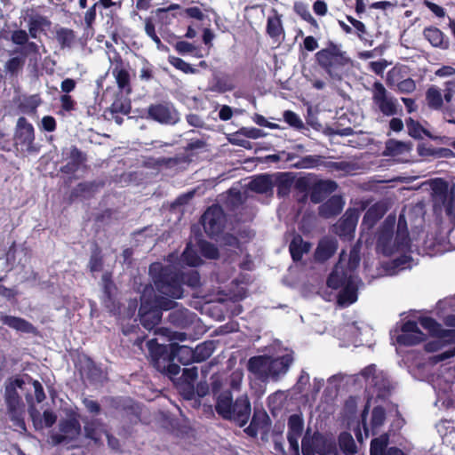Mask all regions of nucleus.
<instances>
[{"label":"nucleus","instance_id":"052dcab7","mask_svg":"<svg viewBox=\"0 0 455 455\" xmlns=\"http://www.w3.org/2000/svg\"><path fill=\"white\" fill-rule=\"evenodd\" d=\"M25 60L20 57H12L9 59L5 63V69L12 75H15L24 66Z\"/></svg>","mask_w":455,"mask_h":455},{"label":"nucleus","instance_id":"c03bdc74","mask_svg":"<svg viewBox=\"0 0 455 455\" xmlns=\"http://www.w3.org/2000/svg\"><path fill=\"white\" fill-rule=\"evenodd\" d=\"M234 85L227 76L219 74L213 75L212 83L209 89L212 92H225L233 90Z\"/></svg>","mask_w":455,"mask_h":455},{"label":"nucleus","instance_id":"ddd939ff","mask_svg":"<svg viewBox=\"0 0 455 455\" xmlns=\"http://www.w3.org/2000/svg\"><path fill=\"white\" fill-rule=\"evenodd\" d=\"M146 117L162 124H175L180 120L178 111L172 103L168 101L150 104Z\"/></svg>","mask_w":455,"mask_h":455},{"label":"nucleus","instance_id":"f704fd0d","mask_svg":"<svg viewBox=\"0 0 455 455\" xmlns=\"http://www.w3.org/2000/svg\"><path fill=\"white\" fill-rule=\"evenodd\" d=\"M81 372L84 374L91 382L100 381L103 373L101 368L98 366L91 357L85 358Z\"/></svg>","mask_w":455,"mask_h":455},{"label":"nucleus","instance_id":"69168bd1","mask_svg":"<svg viewBox=\"0 0 455 455\" xmlns=\"http://www.w3.org/2000/svg\"><path fill=\"white\" fill-rule=\"evenodd\" d=\"M320 158L319 156H307L297 162L294 166L300 169L311 168L319 164Z\"/></svg>","mask_w":455,"mask_h":455},{"label":"nucleus","instance_id":"cd10ccee","mask_svg":"<svg viewBox=\"0 0 455 455\" xmlns=\"http://www.w3.org/2000/svg\"><path fill=\"white\" fill-rule=\"evenodd\" d=\"M388 440L387 434L372 439L371 443V455H404L400 449L395 447L387 450Z\"/></svg>","mask_w":455,"mask_h":455},{"label":"nucleus","instance_id":"6e6d98bb","mask_svg":"<svg viewBox=\"0 0 455 455\" xmlns=\"http://www.w3.org/2000/svg\"><path fill=\"white\" fill-rule=\"evenodd\" d=\"M169 62L175 68L182 71L185 74L196 73V68H192V66L189 63L186 62L179 57L170 56Z\"/></svg>","mask_w":455,"mask_h":455},{"label":"nucleus","instance_id":"58836bf2","mask_svg":"<svg viewBox=\"0 0 455 455\" xmlns=\"http://www.w3.org/2000/svg\"><path fill=\"white\" fill-rule=\"evenodd\" d=\"M103 264L104 260L101 248L96 242H94L92 247L88 267L92 273L100 272L103 268Z\"/></svg>","mask_w":455,"mask_h":455},{"label":"nucleus","instance_id":"a18cd8bd","mask_svg":"<svg viewBox=\"0 0 455 455\" xmlns=\"http://www.w3.org/2000/svg\"><path fill=\"white\" fill-rule=\"evenodd\" d=\"M426 101L430 108L435 110L440 109L443 102L441 91L435 86L428 88L426 92Z\"/></svg>","mask_w":455,"mask_h":455},{"label":"nucleus","instance_id":"bf43d9fd","mask_svg":"<svg viewBox=\"0 0 455 455\" xmlns=\"http://www.w3.org/2000/svg\"><path fill=\"white\" fill-rule=\"evenodd\" d=\"M144 22L146 34L159 46L162 42L156 32L154 19L152 17H147Z\"/></svg>","mask_w":455,"mask_h":455},{"label":"nucleus","instance_id":"0e129e2a","mask_svg":"<svg viewBox=\"0 0 455 455\" xmlns=\"http://www.w3.org/2000/svg\"><path fill=\"white\" fill-rule=\"evenodd\" d=\"M153 304L156 307V308L160 309V312L163 310L167 311L173 309L177 306L176 301L164 296L157 297Z\"/></svg>","mask_w":455,"mask_h":455},{"label":"nucleus","instance_id":"37998d69","mask_svg":"<svg viewBox=\"0 0 455 455\" xmlns=\"http://www.w3.org/2000/svg\"><path fill=\"white\" fill-rule=\"evenodd\" d=\"M272 188L273 183L268 175H259L249 183L251 190L260 194L267 193Z\"/></svg>","mask_w":455,"mask_h":455},{"label":"nucleus","instance_id":"2f4dec72","mask_svg":"<svg viewBox=\"0 0 455 455\" xmlns=\"http://www.w3.org/2000/svg\"><path fill=\"white\" fill-rule=\"evenodd\" d=\"M345 254V260H343V271L347 274V276L353 275V272L358 267L360 263V244L354 245L349 254L347 255L344 251L340 254ZM341 255H339L340 257Z\"/></svg>","mask_w":455,"mask_h":455},{"label":"nucleus","instance_id":"4468645a","mask_svg":"<svg viewBox=\"0 0 455 455\" xmlns=\"http://www.w3.org/2000/svg\"><path fill=\"white\" fill-rule=\"evenodd\" d=\"M13 139L15 146H20L21 151H26L28 153L36 151V148L34 146L35 129L32 124H30L26 117L20 116L18 118Z\"/></svg>","mask_w":455,"mask_h":455},{"label":"nucleus","instance_id":"c85d7f7f","mask_svg":"<svg viewBox=\"0 0 455 455\" xmlns=\"http://www.w3.org/2000/svg\"><path fill=\"white\" fill-rule=\"evenodd\" d=\"M344 202L340 196H333L318 208L319 215L329 219L339 214L343 209Z\"/></svg>","mask_w":455,"mask_h":455},{"label":"nucleus","instance_id":"6ab92c4d","mask_svg":"<svg viewBox=\"0 0 455 455\" xmlns=\"http://www.w3.org/2000/svg\"><path fill=\"white\" fill-rule=\"evenodd\" d=\"M358 219L359 212L356 209H347L342 218L334 226V232L341 237H352Z\"/></svg>","mask_w":455,"mask_h":455},{"label":"nucleus","instance_id":"39448f33","mask_svg":"<svg viewBox=\"0 0 455 455\" xmlns=\"http://www.w3.org/2000/svg\"><path fill=\"white\" fill-rule=\"evenodd\" d=\"M315 60L329 76L335 80L341 79L342 69L351 62L347 52L340 45L329 42L326 48L315 53Z\"/></svg>","mask_w":455,"mask_h":455},{"label":"nucleus","instance_id":"a19ab883","mask_svg":"<svg viewBox=\"0 0 455 455\" xmlns=\"http://www.w3.org/2000/svg\"><path fill=\"white\" fill-rule=\"evenodd\" d=\"M111 73L116 79L118 89L123 92L130 94L132 92L131 76L126 68L112 71Z\"/></svg>","mask_w":455,"mask_h":455},{"label":"nucleus","instance_id":"6e6552de","mask_svg":"<svg viewBox=\"0 0 455 455\" xmlns=\"http://www.w3.org/2000/svg\"><path fill=\"white\" fill-rule=\"evenodd\" d=\"M365 379L369 392L379 398H385L391 389V385L387 376L382 371H378L375 365H370L361 371Z\"/></svg>","mask_w":455,"mask_h":455},{"label":"nucleus","instance_id":"dca6fc26","mask_svg":"<svg viewBox=\"0 0 455 455\" xmlns=\"http://www.w3.org/2000/svg\"><path fill=\"white\" fill-rule=\"evenodd\" d=\"M203 223L205 232L209 235L220 234L225 225V215L220 206L210 207L203 216H201V224Z\"/></svg>","mask_w":455,"mask_h":455},{"label":"nucleus","instance_id":"2eb2a0df","mask_svg":"<svg viewBox=\"0 0 455 455\" xmlns=\"http://www.w3.org/2000/svg\"><path fill=\"white\" fill-rule=\"evenodd\" d=\"M191 233L193 241L187 243L179 259L181 267L199 266V224L192 225Z\"/></svg>","mask_w":455,"mask_h":455},{"label":"nucleus","instance_id":"c9c22d12","mask_svg":"<svg viewBox=\"0 0 455 455\" xmlns=\"http://www.w3.org/2000/svg\"><path fill=\"white\" fill-rule=\"evenodd\" d=\"M42 100L39 94H33L28 97H25L18 105L19 110L29 116L36 114L37 108L41 105Z\"/></svg>","mask_w":455,"mask_h":455},{"label":"nucleus","instance_id":"774afa93","mask_svg":"<svg viewBox=\"0 0 455 455\" xmlns=\"http://www.w3.org/2000/svg\"><path fill=\"white\" fill-rule=\"evenodd\" d=\"M396 89L401 93H411L415 91L416 84L413 79L406 78L396 84Z\"/></svg>","mask_w":455,"mask_h":455},{"label":"nucleus","instance_id":"473e14b6","mask_svg":"<svg viewBox=\"0 0 455 455\" xmlns=\"http://www.w3.org/2000/svg\"><path fill=\"white\" fill-rule=\"evenodd\" d=\"M338 248L337 241L333 238H323L320 241L315 251V259L319 261H324L330 259Z\"/></svg>","mask_w":455,"mask_h":455},{"label":"nucleus","instance_id":"5701e85b","mask_svg":"<svg viewBox=\"0 0 455 455\" xmlns=\"http://www.w3.org/2000/svg\"><path fill=\"white\" fill-rule=\"evenodd\" d=\"M303 419L298 414H292L288 419V435L287 439L290 444V448L295 455H299V439L301 436L303 431Z\"/></svg>","mask_w":455,"mask_h":455},{"label":"nucleus","instance_id":"a211bd4d","mask_svg":"<svg viewBox=\"0 0 455 455\" xmlns=\"http://www.w3.org/2000/svg\"><path fill=\"white\" fill-rule=\"evenodd\" d=\"M163 313L150 301H142L139 308L140 321L142 326L151 331L162 319Z\"/></svg>","mask_w":455,"mask_h":455},{"label":"nucleus","instance_id":"7c9ffc66","mask_svg":"<svg viewBox=\"0 0 455 455\" xmlns=\"http://www.w3.org/2000/svg\"><path fill=\"white\" fill-rule=\"evenodd\" d=\"M387 211V205L385 202L374 204L365 212L363 219V225L372 228L375 223L383 217Z\"/></svg>","mask_w":455,"mask_h":455},{"label":"nucleus","instance_id":"680f3d73","mask_svg":"<svg viewBox=\"0 0 455 455\" xmlns=\"http://www.w3.org/2000/svg\"><path fill=\"white\" fill-rule=\"evenodd\" d=\"M423 336L424 335L419 334L403 333L398 336L397 341L400 344L406 346H413L421 342L423 340Z\"/></svg>","mask_w":455,"mask_h":455},{"label":"nucleus","instance_id":"c756f323","mask_svg":"<svg viewBox=\"0 0 455 455\" xmlns=\"http://www.w3.org/2000/svg\"><path fill=\"white\" fill-rule=\"evenodd\" d=\"M424 37L435 48L446 50L449 48V39L435 27H427L423 31Z\"/></svg>","mask_w":455,"mask_h":455},{"label":"nucleus","instance_id":"20e7f679","mask_svg":"<svg viewBox=\"0 0 455 455\" xmlns=\"http://www.w3.org/2000/svg\"><path fill=\"white\" fill-rule=\"evenodd\" d=\"M151 365L160 373L173 379L180 374V366L175 362L171 344H159L156 339L148 341Z\"/></svg>","mask_w":455,"mask_h":455},{"label":"nucleus","instance_id":"1a4fd4ad","mask_svg":"<svg viewBox=\"0 0 455 455\" xmlns=\"http://www.w3.org/2000/svg\"><path fill=\"white\" fill-rule=\"evenodd\" d=\"M301 451L303 455H338L335 443L319 434H307L301 441Z\"/></svg>","mask_w":455,"mask_h":455},{"label":"nucleus","instance_id":"09e8293b","mask_svg":"<svg viewBox=\"0 0 455 455\" xmlns=\"http://www.w3.org/2000/svg\"><path fill=\"white\" fill-rule=\"evenodd\" d=\"M97 191V188H92L91 184L87 182H80L70 193V199L74 200L78 197H91L94 192Z\"/></svg>","mask_w":455,"mask_h":455},{"label":"nucleus","instance_id":"e433bc0d","mask_svg":"<svg viewBox=\"0 0 455 455\" xmlns=\"http://www.w3.org/2000/svg\"><path fill=\"white\" fill-rule=\"evenodd\" d=\"M310 250V243L304 242L300 235L293 237L290 243V252L293 260L298 261Z\"/></svg>","mask_w":455,"mask_h":455},{"label":"nucleus","instance_id":"603ef678","mask_svg":"<svg viewBox=\"0 0 455 455\" xmlns=\"http://www.w3.org/2000/svg\"><path fill=\"white\" fill-rule=\"evenodd\" d=\"M99 426L100 423L96 419L86 422L84 427L85 437L98 443L100 440Z\"/></svg>","mask_w":455,"mask_h":455},{"label":"nucleus","instance_id":"393cba45","mask_svg":"<svg viewBox=\"0 0 455 455\" xmlns=\"http://www.w3.org/2000/svg\"><path fill=\"white\" fill-rule=\"evenodd\" d=\"M0 322L18 332L32 334L35 336L39 333L37 328L30 322L19 316L2 315H0Z\"/></svg>","mask_w":455,"mask_h":455},{"label":"nucleus","instance_id":"412c9836","mask_svg":"<svg viewBox=\"0 0 455 455\" xmlns=\"http://www.w3.org/2000/svg\"><path fill=\"white\" fill-rule=\"evenodd\" d=\"M59 428L60 434L53 435V441L56 443H62L67 440H75L81 433L80 422L75 418L61 420Z\"/></svg>","mask_w":455,"mask_h":455},{"label":"nucleus","instance_id":"7ed1b4c3","mask_svg":"<svg viewBox=\"0 0 455 455\" xmlns=\"http://www.w3.org/2000/svg\"><path fill=\"white\" fill-rule=\"evenodd\" d=\"M293 361L292 353H287L278 357L257 355L248 360L247 369L256 379L263 382L270 379L277 381L288 372Z\"/></svg>","mask_w":455,"mask_h":455},{"label":"nucleus","instance_id":"a878e982","mask_svg":"<svg viewBox=\"0 0 455 455\" xmlns=\"http://www.w3.org/2000/svg\"><path fill=\"white\" fill-rule=\"evenodd\" d=\"M51 26L52 21L46 16L36 13L28 17V28L30 37L33 39H37L41 33L46 34Z\"/></svg>","mask_w":455,"mask_h":455},{"label":"nucleus","instance_id":"f3484780","mask_svg":"<svg viewBox=\"0 0 455 455\" xmlns=\"http://www.w3.org/2000/svg\"><path fill=\"white\" fill-rule=\"evenodd\" d=\"M367 411H368V406L365 407V409L363 410V411L362 413V422H363L365 438H368L370 436V435H375L379 434L386 421L385 410L380 406H377V407L373 408V410L371 411L370 422L367 423L366 419H365Z\"/></svg>","mask_w":455,"mask_h":455},{"label":"nucleus","instance_id":"de8ad7c7","mask_svg":"<svg viewBox=\"0 0 455 455\" xmlns=\"http://www.w3.org/2000/svg\"><path fill=\"white\" fill-rule=\"evenodd\" d=\"M5 402L10 411L14 412L20 404V397L12 385L5 387Z\"/></svg>","mask_w":455,"mask_h":455},{"label":"nucleus","instance_id":"5fc2aeb1","mask_svg":"<svg viewBox=\"0 0 455 455\" xmlns=\"http://www.w3.org/2000/svg\"><path fill=\"white\" fill-rule=\"evenodd\" d=\"M408 133L410 136L415 139L422 138V133L429 135V133L420 125V124L412 118H409L406 121Z\"/></svg>","mask_w":455,"mask_h":455},{"label":"nucleus","instance_id":"72a5a7b5","mask_svg":"<svg viewBox=\"0 0 455 455\" xmlns=\"http://www.w3.org/2000/svg\"><path fill=\"white\" fill-rule=\"evenodd\" d=\"M411 149V143L395 140H389L386 142V147L383 155L386 156H398L404 153L410 152Z\"/></svg>","mask_w":455,"mask_h":455},{"label":"nucleus","instance_id":"4be33fe9","mask_svg":"<svg viewBox=\"0 0 455 455\" xmlns=\"http://www.w3.org/2000/svg\"><path fill=\"white\" fill-rule=\"evenodd\" d=\"M66 160L68 163L62 165L60 169V172L64 174H75L81 166L87 161V156L76 146L70 147L68 153H67Z\"/></svg>","mask_w":455,"mask_h":455},{"label":"nucleus","instance_id":"bb28decb","mask_svg":"<svg viewBox=\"0 0 455 455\" xmlns=\"http://www.w3.org/2000/svg\"><path fill=\"white\" fill-rule=\"evenodd\" d=\"M337 188L338 185L333 180H319L315 182L311 188L310 200L315 204H318L322 202L327 195L334 192Z\"/></svg>","mask_w":455,"mask_h":455},{"label":"nucleus","instance_id":"79ce46f5","mask_svg":"<svg viewBox=\"0 0 455 455\" xmlns=\"http://www.w3.org/2000/svg\"><path fill=\"white\" fill-rule=\"evenodd\" d=\"M190 159L188 156H176L174 157H159L156 159V168L171 169L183 164H188Z\"/></svg>","mask_w":455,"mask_h":455},{"label":"nucleus","instance_id":"4c0bfd02","mask_svg":"<svg viewBox=\"0 0 455 455\" xmlns=\"http://www.w3.org/2000/svg\"><path fill=\"white\" fill-rule=\"evenodd\" d=\"M338 337L346 342H355L360 335L356 323H347L337 331Z\"/></svg>","mask_w":455,"mask_h":455},{"label":"nucleus","instance_id":"b1692460","mask_svg":"<svg viewBox=\"0 0 455 455\" xmlns=\"http://www.w3.org/2000/svg\"><path fill=\"white\" fill-rule=\"evenodd\" d=\"M170 344L175 362L177 361L178 364L188 365L194 362L199 363V353H197L199 346H196V348H192L191 347L180 345L176 342H171Z\"/></svg>","mask_w":455,"mask_h":455},{"label":"nucleus","instance_id":"8fccbe9b","mask_svg":"<svg viewBox=\"0 0 455 455\" xmlns=\"http://www.w3.org/2000/svg\"><path fill=\"white\" fill-rule=\"evenodd\" d=\"M339 443L344 454L355 455L356 452V446L350 434L342 433L339 437Z\"/></svg>","mask_w":455,"mask_h":455},{"label":"nucleus","instance_id":"aec40b11","mask_svg":"<svg viewBox=\"0 0 455 455\" xmlns=\"http://www.w3.org/2000/svg\"><path fill=\"white\" fill-rule=\"evenodd\" d=\"M196 378L197 368L196 366L183 370L179 382V388L183 396L188 400L193 399L196 394L199 395V385L196 388L195 387Z\"/></svg>","mask_w":455,"mask_h":455},{"label":"nucleus","instance_id":"ea45409f","mask_svg":"<svg viewBox=\"0 0 455 455\" xmlns=\"http://www.w3.org/2000/svg\"><path fill=\"white\" fill-rule=\"evenodd\" d=\"M56 40L60 48H71L76 40V36L73 29L60 28L56 31Z\"/></svg>","mask_w":455,"mask_h":455},{"label":"nucleus","instance_id":"f03ea898","mask_svg":"<svg viewBox=\"0 0 455 455\" xmlns=\"http://www.w3.org/2000/svg\"><path fill=\"white\" fill-rule=\"evenodd\" d=\"M156 270L153 277L158 292L172 299H180L183 295V284L190 287L199 286V272L195 271L186 280V275L172 266H163L159 262L150 267V272Z\"/></svg>","mask_w":455,"mask_h":455},{"label":"nucleus","instance_id":"338daca9","mask_svg":"<svg viewBox=\"0 0 455 455\" xmlns=\"http://www.w3.org/2000/svg\"><path fill=\"white\" fill-rule=\"evenodd\" d=\"M60 108L65 112H72L76 109V101L69 94H62L60 97Z\"/></svg>","mask_w":455,"mask_h":455},{"label":"nucleus","instance_id":"3c124183","mask_svg":"<svg viewBox=\"0 0 455 455\" xmlns=\"http://www.w3.org/2000/svg\"><path fill=\"white\" fill-rule=\"evenodd\" d=\"M293 179L287 173L280 175L277 179L276 188L279 196H285L290 193Z\"/></svg>","mask_w":455,"mask_h":455},{"label":"nucleus","instance_id":"4d7b16f0","mask_svg":"<svg viewBox=\"0 0 455 455\" xmlns=\"http://www.w3.org/2000/svg\"><path fill=\"white\" fill-rule=\"evenodd\" d=\"M327 167L344 173H350L357 169L356 164L345 161L331 162L327 164Z\"/></svg>","mask_w":455,"mask_h":455},{"label":"nucleus","instance_id":"e2e57ef3","mask_svg":"<svg viewBox=\"0 0 455 455\" xmlns=\"http://www.w3.org/2000/svg\"><path fill=\"white\" fill-rule=\"evenodd\" d=\"M201 256L214 259L219 257V251L213 244L201 240Z\"/></svg>","mask_w":455,"mask_h":455},{"label":"nucleus","instance_id":"f8f14e48","mask_svg":"<svg viewBox=\"0 0 455 455\" xmlns=\"http://www.w3.org/2000/svg\"><path fill=\"white\" fill-rule=\"evenodd\" d=\"M431 186L435 195V208L443 206L446 215L455 222V196L447 193V183L441 179H436L432 181Z\"/></svg>","mask_w":455,"mask_h":455},{"label":"nucleus","instance_id":"f257e3e1","mask_svg":"<svg viewBox=\"0 0 455 455\" xmlns=\"http://www.w3.org/2000/svg\"><path fill=\"white\" fill-rule=\"evenodd\" d=\"M243 372L234 371L228 378L224 374L216 373L210 379L211 393L215 399V411L224 419L230 420L239 427L247 424L251 414V402L246 394L236 396L242 388Z\"/></svg>","mask_w":455,"mask_h":455},{"label":"nucleus","instance_id":"864d4df0","mask_svg":"<svg viewBox=\"0 0 455 455\" xmlns=\"http://www.w3.org/2000/svg\"><path fill=\"white\" fill-rule=\"evenodd\" d=\"M396 235L397 238L400 239L399 243L401 244L410 245L407 222L403 214H400L399 216Z\"/></svg>","mask_w":455,"mask_h":455},{"label":"nucleus","instance_id":"423d86ee","mask_svg":"<svg viewBox=\"0 0 455 455\" xmlns=\"http://www.w3.org/2000/svg\"><path fill=\"white\" fill-rule=\"evenodd\" d=\"M343 260H345L344 253L341 254L340 259L329 275L327 285L332 289H338L345 285L338 297V303L342 307H347L356 301L357 287L355 277L351 275L347 276V274L344 273Z\"/></svg>","mask_w":455,"mask_h":455},{"label":"nucleus","instance_id":"13d9d810","mask_svg":"<svg viewBox=\"0 0 455 455\" xmlns=\"http://www.w3.org/2000/svg\"><path fill=\"white\" fill-rule=\"evenodd\" d=\"M30 35L24 29H16L12 32L11 41L12 44L20 46H24L28 43Z\"/></svg>","mask_w":455,"mask_h":455},{"label":"nucleus","instance_id":"9d476101","mask_svg":"<svg viewBox=\"0 0 455 455\" xmlns=\"http://www.w3.org/2000/svg\"><path fill=\"white\" fill-rule=\"evenodd\" d=\"M109 407L121 413L130 424L140 421L141 409L138 403L127 396H111L108 398Z\"/></svg>","mask_w":455,"mask_h":455},{"label":"nucleus","instance_id":"49530a36","mask_svg":"<svg viewBox=\"0 0 455 455\" xmlns=\"http://www.w3.org/2000/svg\"><path fill=\"white\" fill-rule=\"evenodd\" d=\"M274 16L268 17L267 24V33L271 37L279 36L283 29L282 26L281 17L277 14L275 10H273Z\"/></svg>","mask_w":455,"mask_h":455},{"label":"nucleus","instance_id":"9b49d317","mask_svg":"<svg viewBox=\"0 0 455 455\" xmlns=\"http://www.w3.org/2000/svg\"><path fill=\"white\" fill-rule=\"evenodd\" d=\"M372 101L384 116H392L398 114L399 104L397 100L379 82L373 84Z\"/></svg>","mask_w":455,"mask_h":455},{"label":"nucleus","instance_id":"0eeeda50","mask_svg":"<svg viewBox=\"0 0 455 455\" xmlns=\"http://www.w3.org/2000/svg\"><path fill=\"white\" fill-rule=\"evenodd\" d=\"M395 221V217L388 216L383 222L378 236L377 248L387 256L396 251H404L409 247L408 244L399 243L400 239L397 238V235L394 237Z\"/></svg>","mask_w":455,"mask_h":455}]
</instances>
